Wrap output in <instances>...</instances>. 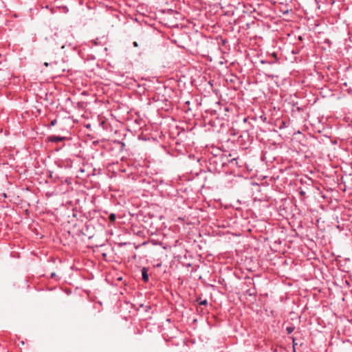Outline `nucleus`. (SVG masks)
Here are the masks:
<instances>
[{
	"label": "nucleus",
	"instance_id": "obj_1",
	"mask_svg": "<svg viewBox=\"0 0 352 352\" xmlns=\"http://www.w3.org/2000/svg\"><path fill=\"white\" fill-rule=\"evenodd\" d=\"M209 160L210 164L212 163L216 164V168H218V167H223L227 164H229L232 168L238 166L237 158H229V157L224 155H221L220 156H214Z\"/></svg>",
	"mask_w": 352,
	"mask_h": 352
},
{
	"label": "nucleus",
	"instance_id": "obj_2",
	"mask_svg": "<svg viewBox=\"0 0 352 352\" xmlns=\"http://www.w3.org/2000/svg\"><path fill=\"white\" fill-rule=\"evenodd\" d=\"M65 138L58 135H51L48 137V140L51 142L58 143L63 141Z\"/></svg>",
	"mask_w": 352,
	"mask_h": 352
},
{
	"label": "nucleus",
	"instance_id": "obj_3",
	"mask_svg": "<svg viewBox=\"0 0 352 352\" xmlns=\"http://www.w3.org/2000/svg\"><path fill=\"white\" fill-rule=\"evenodd\" d=\"M142 278L144 283H147L149 280L148 274V268L143 267L142 269Z\"/></svg>",
	"mask_w": 352,
	"mask_h": 352
},
{
	"label": "nucleus",
	"instance_id": "obj_4",
	"mask_svg": "<svg viewBox=\"0 0 352 352\" xmlns=\"http://www.w3.org/2000/svg\"><path fill=\"white\" fill-rule=\"evenodd\" d=\"M197 302L200 305H207L208 300L206 299L202 300L200 297L197 298Z\"/></svg>",
	"mask_w": 352,
	"mask_h": 352
},
{
	"label": "nucleus",
	"instance_id": "obj_5",
	"mask_svg": "<svg viewBox=\"0 0 352 352\" xmlns=\"http://www.w3.org/2000/svg\"><path fill=\"white\" fill-rule=\"evenodd\" d=\"M295 329L294 326H289L286 327V331L288 334L292 333Z\"/></svg>",
	"mask_w": 352,
	"mask_h": 352
},
{
	"label": "nucleus",
	"instance_id": "obj_6",
	"mask_svg": "<svg viewBox=\"0 0 352 352\" xmlns=\"http://www.w3.org/2000/svg\"><path fill=\"white\" fill-rule=\"evenodd\" d=\"M116 218V214H113V213H111V214L109 216V221H110L111 222H113V221H115Z\"/></svg>",
	"mask_w": 352,
	"mask_h": 352
},
{
	"label": "nucleus",
	"instance_id": "obj_7",
	"mask_svg": "<svg viewBox=\"0 0 352 352\" xmlns=\"http://www.w3.org/2000/svg\"><path fill=\"white\" fill-rule=\"evenodd\" d=\"M50 278L55 279L56 280H58L60 278L56 275L55 272H52L50 274Z\"/></svg>",
	"mask_w": 352,
	"mask_h": 352
},
{
	"label": "nucleus",
	"instance_id": "obj_8",
	"mask_svg": "<svg viewBox=\"0 0 352 352\" xmlns=\"http://www.w3.org/2000/svg\"><path fill=\"white\" fill-rule=\"evenodd\" d=\"M56 123H57V120L54 119L53 120L51 121L50 127L55 126L56 124Z\"/></svg>",
	"mask_w": 352,
	"mask_h": 352
},
{
	"label": "nucleus",
	"instance_id": "obj_9",
	"mask_svg": "<svg viewBox=\"0 0 352 352\" xmlns=\"http://www.w3.org/2000/svg\"><path fill=\"white\" fill-rule=\"evenodd\" d=\"M292 344H293V349H296V346L297 345V343L296 342V339L294 337H292Z\"/></svg>",
	"mask_w": 352,
	"mask_h": 352
},
{
	"label": "nucleus",
	"instance_id": "obj_10",
	"mask_svg": "<svg viewBox=\"0 0 352 352\" xmlns=\"http://www.w3.org/2000/svg\"><path fill=\"white\" fill-rule=\"evenodd\" d=\"M272 56L276 58L277 59V55L276 53H273Z\"/></svg>",
	"mask_w": 352,
	"mask_h": 352
},
{
	"label": "nucleus",
	"instance_id": "obj_11",
	"mask_svg": "<svg viewBox=\"0 0 352 352\" xmlns=\"http://www.w3.org/2000/svg\"><path fill=\"white\" fill-rule=\"evenodd\" d=\"M300 194L301 195H304L305 194V192L304 191L301 190V191L300 192Z\"/></svg>",
	"mask_w": 352,
	"mask_h": 352
},
{
	"label": "nucleus",
	"instance_id": "obj_12",
	"mask_svg": "<svg viewBox=\"0 0 352 352\" xmlns=\"http://www.w3.org/2000/svg\"><path fill=\"white\" fill-rule=\"evenodd\" d=\"M133 44H134V45H135V46H137V45H138V44H137V43H136V42H134V43H133Z\"/></svg>",
	"mask_w": 352,
	"mask_h": 352
},
{
	"label": "nucleus",
	"instance_id": "obj_13",
	"mask_svg": "<svg viewBox=\"0 0 352 352\" xmlns=\"http://www.w3.org/2000/svg\"><path fill=\"white\" fill-rule=\"evenodd\" d=\"M285 124V122H283L282 126H284Z\"/></svg>",
	"mask_w": 352,
	"mask_h": 352
},
{
	"label": "nucleus",
	"instance_id": "obj_14",
	"mask_svg": "<svg viewBox=\"0 0 352 352\" xmlns=\"http://www.w3.org/2000/svg\"><path fill=\"white\" fill-rule=\"evenodd\" d=\"M285 124V122H283L282 126H284Z\"/></svg>",
	"mask_w": 352,
	"mask_h": 352
},
{
	"label": "nucleus",
	"instance_id": "obj_15",
	"mask_svg": "<svg viewBox=\"0 0 352 352\" xmlns=\"http://www.w3.org/2000/svg\"><path fill=\"white\" fill-rule=\"evenodd\" d=\"M293 352H296V349H293Z\"/></svg>",
	"mask_w": 352,
	"mask_h": 352
}]
</instances>
